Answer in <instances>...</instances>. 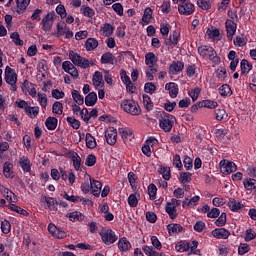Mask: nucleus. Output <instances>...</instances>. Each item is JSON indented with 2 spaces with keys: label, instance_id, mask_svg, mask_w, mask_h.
Returning a JSON list of instances; mask_svg holds the SVG:
<instances>
[{
  "label": "nucleus",
  "instance_id": "nucleus-1",
  "mask_svg": "<svg viewBox=\"0 0 256 256\" xmlns=\"http://www.w3.org/2000/svg\"><path fill=\"white\" fill-rule=\"evenodd\" d=\"M69 59L73 65L80 67L81 69H89V67H93V65H95V60L87 59L73 50L69 51Z\"/></svg>",
  "mask_w": 256,
  "mask_h": 256
},
{
  "label": "nucleus",
  "instance_id": "nucleus-2",
  "mask_svg": "<svg viewBox=\"0 0 256 256\" xmlns=\"http://www.w3.org/2000/svg\"><path fill=\"white\" fill-rule=\"evenodd\" d=\"M198 53L202 57H208V59L215 65H219V63H221V58L217 56V52H215V49L211 46H200L198 48Z\"/></svg>",
  "mask_w": 256,
  "mask_h": 256
},
{
  "label": "nucleus",
  "instance_id": "nucleus-3",
  "mask_svg": "<svg viewBox=\"0 0 256 256\" xmlns=\"http://www.w3.org/2000/svg\"><path fill=\"white\" fill-rule=\"evenodd\" d=\"M120 107L125 113H129L130 115H141V107H139V104L133 100H123Z\"/></svg>",
  "mask_w": 256,
  "mask_h": 256
},
{
  "label": "nucleus",
  "instance_id": "nucleus-4",
  "mask_svg": "<svg viewBox=\"0 0 256 256\" xmlns=\"http://www.w3.org/2000/svg\"><path fill=\"white\" fill-rule=\"evenodd\" d=\"M199 243L197 241L187 242V241H180L176 244L175 250L178 253H195L197 246Z\"/></svg>",
  "mask_w": 256,
  "mask_h": 256
},
{
  "label": "nucleus",
  "instance_id": "nucleus-5",
  "mask_svg": "<svg viewBox=\"0 0 256 256\" xmlns=\"http://www.w3.org/2000/svg\"><path fill=\"white\" fill-rule=\"evenodd\" d=\"M5 81L10 85V91H17V73L9 66L5 69Z\"/></svg>",
  "mask_w": 256,
  "mask_h": 256
},
{
  "label": "nucleus",
  "instance_id": "nucleus-6",
  "mask_svg": "<svg viewBox=\"0 0 256 256\" xmlns=\"http://www.w3.org/2000/svg\"><path fill=\"white\" fill-rule=\"evenodd\" d=\"M181 205V200L172 198L169 202L166 203L165 211L169 215L170 219H177V208Z\"/></svg>",
  "mask_w": 256,
  "mask_h": 256
},
{
  "label": "nucleus",
  "instance_id": "nucleus-7",
  "mask_svg": "<svg viewBox=\"0 0 256 256\" xmlns=\"http://www.w3.org/2000/svg\"><path fill=\"white\" fill-rule=\"evenodd\" d=\"M100 237L105 245H113L117 241V234L111 228H103Z\"/></svg>",
  "mask_w": 256,
  "mask_h": 256
},
{
  "label": "nucleus",
  "instance_id": "nucleus-8",
  "mask_svg": "<svg viewBox=\"0 0 256 256\" xmlns=\"http://www.w3.org/2000/svg\"><path fill=\"white\" fill-rule=\"evenodd\" d=\"M173 123H175V116L171 114L164 115L159 120V125L165 131V133H169L171 129H173Z\"/></svg>",
  "mask_w": 256,
  "mask_h": 256
},
{
  "label": "nucleus",
  "instance_id": "nucleus-9",
  "mask_svg": "<svg viewBox=\"0 0 256 256\" xmlns=\"http://www.w3.org/2000/svg\"><path fill=\"white\" fill-rule=\"evenodd\" d=\"M220 171L223 175H229L234 171H237V165L229 160H221L219 163Z\"/></svg>",
  "mask_w": 256,
  "mask_h": 256
},
{
  "label": "nucleus",
  "instance_id": "nucleus-10",
  "mask_svg": "<svg viewBox=\"0 0 256 256\" xmlns=\"http://www.w3.org/2000/svg\"><path fill=\"white\" fill-rule=\"evenodd\" d=\"M119 135L123 139L124 143L131 145L133 143V139H135V135L133 134V130L131 128H119Z\"/></svg>",
  "mask_w": 256,
  "mask_h": 256
},
{
  "label": "nucleus",
  "instance_id": "nucleus-11",
  "mask_svg": "<svg viewBox=\"0 0 256 256\" xmlns=\"http://www.w3.org/2000/svg\"><path fill=\"white\" fill-rule=\"evenodd\" d=\"M180 15H193L195 13V5L191 2H181L178 6Z\"/></svg>",
  "mask_w": 256,
  "mask_h": 256
},
{
  "label": "nucleus",
  "instance_id": "nucleus-12",
  "mask_svg": "<svg viewBox=\"0 0 256 256\" xmlns=\"http://www.w3.org/2000/svg\"><path fill=\"white\" fill-rule=\"evenodd\" d=\"M21 89L25 95L28 93L30 97H37V88H35V84L30 81L24 80Z\"/></svg>",
  "mask_w": 256,
  "mask_h": 256
},
{
  "label": "nucleus",
  "instance_id": "nucleus-13",
  "mask_svg": "<svg viewBox=\"0 0 256 256\" xmlns=\"http://www.w3.org/2000/svg\"><path fill=\"white\" fill-rule=\"evenodd\" d=\"M48 231L50 235H52V237H54L55 239H65V237H67V233L61 230V228L55 226V224L50 223L48 225Z\"/></svg>",
  "mask_w": 256,
  "mask_h": 256
},
{
  "label": "nucleus",
  "instance_id": "nucleus-14",
  "mask_svg": "<svg viewBox=\"0 0 256 256\" xmlns=\"http://www.w3.org/2000/svg\"><path fill=\"white\" fill-rule=\"evenodd\" d=\"M53 21H55V12H50L42 19L43 31H51Z\"/></svg>",
  "mask_w": 256,
  "mask_h": 256
},
{
  "label": "nucleus",
  "instance_id": "nucleus-15",
  "mask_svg": "<svg viewBox=\"0 0 256 256\" xmlns=\"http://www.w3.org/2000/svg\"><path fill=\"white\" fill-rule=\"evenodd\" d=\"M120 77H121V81H122V83H124L127 91H129V93H135V86H133V82H131V78H129V76H127V72L125 70L120 71Z\"/></svg>",
  "mask_w": 256,
  "mask_h": 256
},
{
  "label": "nucleus",
  "instance_id": "nucleus-16",
  "mask_svg": "<svg viewBox=\"0 0 256 256\" xmlns=\"http://www.w3.org/2000/svg\"><path fill=\"white\" fill-rule=\"evenodd\" d=\"M105 139L108 145H115L117 143V129L109 127L105 131Z\"/></svg>",
  "mask_w": 256,
  "mask_h": 256
},
{
  "label": "nucleus",
  "instance_id": "nucleus-17",
  "mask_svg": "<svg viewBox=\"0 0 256 256\" xmlns=\"http://www.w3.org/2000/svg\"><path fill=\"white\" fill-rule=\"evenodd\" d=\"M117 245L120 253H128L132 248L131 242L125 237L120 238Z\"/></svg>",
  "mask_w": 256,
  "mask_h": 256
},
{
  "label": "nucleus",
  "instance_id": "nucleus-18",
  "mask_svg": "<svg viewBox=\"0 0 256 256\" xmlns=\"http://www.w3.org/2000/svg\"><path fill=\"white\" fill-rule=\"evenodd\" d=\"M0 193L4 195L5 199L10 203H17V196L11 190L0 184Z\"/></svg>",
  "mask_w": 256,
  "mask_h": 256
},
{
  "label": "nucleus",
  "instance_id": "nucleus-19",
  "mask_svg": "<svg viewBox=\"0 0 256 256\" xmlns=\"http://www.w3.org/2000/svg\"><path fill=\"white\" fill-rule=\"evenodd\" d=\"M227 207L230 209V211L239 213V211H241V209H243V207H245V205H243V203H241V201H239V200L230 198L227 203Z\"/></svg>",
  "mask_w": 256,
  "mask_h": 256
},
{
  "label": "nucleus",
  "instance_id": "nucleus-20",
  "mask_svg": "<svg viewBox=\"0 0 256 256\" xmlns=\"http://www.w3.org/2000/svg\"><path fill=\"white\" fill-rule=\"evenodd\" d=\"M226 33L229 39H233V36L237 32V23L233 20H226Z\"/></svg>",
  "mask_w": 256,
  "mask_h": 256
},
{
  "label": "nucleus",
  "instance_id": "nucleus-21",
  "mask_svg": "<svg viewBox=\"0 0 256 256\" xmlns=\"http://www.w3.org/2000/svg\"><path fill=\"white\" fill-rule=\"evenodd\" d=\"M102 187L103 185L101 184V182L90 178V191L94 195V197H99L101 195Z\"/></svg>",
  "mask_w": 256,
  "mask_h": 256
},
{
  "label": "nucleus",
  "instance_id": "nucleus-22",
  "mask_svg": "<svg viewBox=\"0 0 256 256\" xmlns=\"http://www.w3.org/2000/svg\"><path fill=\"white\" fill-rule=\"evenodd\" d=\"M212 236L216 239H229L231 232L225 228H216L212 231Z\"/></svg>",
  "mask_w": 256,
  "mask_h": 256
},
{
  "label": "nucleus",
  "instance_id": "nucleus-23",
  "mask_svg": "<svg viewBox=\"0 0 256 256\" xmlns=\"http://www.w3.org/2000/svg\"><path fill=\"white\" fill-rule=\"evenodd\" d=\"M185 68V64L183 62H172L169 66L168 73L169 75H177V73H181Z\"/></svg>",
  "mask_w": 256,
  "mask_h": 256
},
{
  "label": "nucleus",
  "instance_id": "nucleus-24",
  "mask_svg": "<svg viewBox=\"0 0 256 256\" xmlns=\"http://www.w3.org/2000/svg\"><path fill=\"white\" fill-rule=\"evenodd\" d=\"M206 35L208 39H212V41H221V31L218 28H208L206 31Z\"/></svg>",
  "mask_w": 256,
  "mask_h": 256
},
{
  "label": "nucleus",
  "instance_id": "nucleus-25",
  "mask_svg": "<svg viewBox=\"0 0 256 256\" xmlns=\"http://www.w3.org/2000/svg\"><path fill=\"white\" fill-rule=\"evenodd\" d=\"M92 85L95 89H99V87H103L105 85V81L103 80V73L100 71H96L92 78Z\"/></svg>",
  "mask_w": 256,
  "mask_h": 256
},
{
  "label": "nucleus",
  "instance_id": "nucleus-26",
  "mask_svg": "<svg viewBox=\"0 0 256 256\" xmlns=\"http://www.w3.org/2000/svg\"><path fill=\"white\" fill-rule=\"evenodd\" d=\"M157 61H159V59L155 53L149 52L145 55V63L148 68H157Z\"/></svg>",
  "mask_w": 256,
  "mask_h": 256
},
{
  "label": "nucleus",
  "instance_id": "nucleus-27",
  "mask_svg": "<svg viewBox=\"0 0 256 256\" xmlns=\"http://www.w3.org/2000/svg\"><path fill=\"white\" fill-rule=\"evenodd\" d=\"M165 89H166V91H168V93L172 99H175V97H177V95H179V86L174 82L167 83L165 85Z\"/></svg>",
  "mask_w": 256,
  "mask_h": 256
},
{
  "label": "nucleus",
  "instance_id": "nucleus-28",
  "mask_svg": "<svg viewBox=\"0 0 256 256\" xmlns=\"http://www.w3.org/2000/svg\"><path fill=\"white\" fill-rule=\"evenodd\" d=\"M19 165L23 171L29 173L31 171V161L29 158L22 156L19 158Z\"/></svg>",
  "mask_w": 256,
  "mask_h": 256
},
{
  "label": "nucleus",
  "instance_id": "nucleus-29",
  "mask_svg": "<svg viewBox=\"0 0 256 256\" xmlns=\"http://www.w3.org/2000/svg\"><path fill=\"white\" fill-rule=\"evenodd\" d=\"M113 25L106 23L100 28V35H103V37H111L113 35Z\"/></svg>",
  "mask_w": 256,
  "mask_h": 256
},
{
  "label": "nucleus",
  "instance_id": "nucleus-30",
  "mask_svg": "<svg viewBox=\"0 0 256 256\" xmlns=\"http://www.w3.org/2000/svg\"><path fill=\"white\" fill-rule=\"evenodd\" d=\"M97 103V93L95 92H90L86 97H85V105L87 107H93Z\"/></svg>",
  "mask_w": 256,
  "mask_h": 256
},
{
  "label": "nucleus",
  "instance_id": "nucleus-31",
  "mask_svg": "<svg viewBox=\"0 0 256 256\" xmlns=\"http://www.w3.org/2000/svg\"><path fill=\"white\" fill-rule=\"evenodd\" d=\"M3 175L7 179L13 178V164H11L9 162L4 163V165H3Z\"/></svg>",
  "mask_w": 256,
  "mask_h": 256
},
{
  "label": "nucleus",
  "instance_id": "nucleus-32",
  "mask_svg": "<svg viewBox=\"0 0 256 256\" xmlns=\"http://www.w3.org/2000/svg\"><path fill=\"white\" fill-rule=\"evenodd\" d=\"M66 217H68L73 223L83 221V219H85V216L79 211L68 213Z\"/></svg>",
  "mask_w": 256,
  "mask_h": 256
},
{
  "label": "nucleus",
  "instance_id": "nucleus-33",
  "mask_svg": "<svg viewBox=\"0 0 256 256\" xmlns=\"http://www.w3.org/2000/svg\"><path fill=\"white\" fill-rule=\"evenodd\" d=\"M169 235H178V233H181L183 231V226L181 224H169L167 226Z\"/></svg>",
  "mask_w": 256,
  "mask_h": 256
},
{
  "label": "nucleus",
  "instance_id": "nucleus-34",
  "mask_svg": "<svg viewBox=\"0 0 256 256\" xmlns=\"http://www.w3.org/2000/svg\"><path fill=\"white\" fill-rule=\"evenodd\" d=\"M152 17H153V10H151V8H146L142 16V24L149 25V23H151Z\"/></svg>",
  "mask_w": 256,
  "mask_h": 256
},
{
  "label": "nucleus",
  "instance_id": "nucleus-35",
  "mask_svg": "<svg viewBox=\"0 0 256 256\" xmlns=\"http://www.w3.org/2000/svg\"><path fill=\"white\" fill-rule=\"evenodd\" d=\"M142 251H144L145 255H148V256H167L165 255V253H159L155 251L153 247L147 246V245L142 247Z\"/></svg>",
  "mask_w": 256,
  "mask_h": 256
},
{
  "label": "nucleus",
  "instance_id": "nucleus-36",
  "mask_svg": "<svg viewBox=\"0 0 256 256\" xmlns=\"http://www.w3.org/2000/svg\"><path fill=\"white\" fill-rule=\"evenodd\" d=\"M99 46V42L95 40V38H88L85 43V49L86 51H93L94 49H97Z\"/></svg>",
  "mask_w": 256,
  "mask_h": 256
},
{
  "label": "nucleus",
  "instance_id": "nucleus-37",
  "mask_svg": "<svg viewBox=\"0 0 256 256\" xmlns=\"http://www.w3.org/2000/svg\"><path fill=\"white\" fill-rule=\"evenodd\" d=\"M101 63H103L104 65H113V63H115V56H113V54L107 52L102 55Z\"/></svg>",
  "mask_w": 256,
  "mask_h": 256
},
{
  "label": "nucleus",
  "instance_id": "nucleus-38",
  "mask_svg": "<svg viewBox=\"0 0 256 256\" xmlns=\"http://www.w3.org/2000/svg\"><path fill=\"white\" fill-rule=\"evenodd\" d=\"M26 115L31 119H35L39 115V107L38 106H28L25 110Z\"/></svg>",
  "mask_w": 256,
  "mask_h": 256
},
{
  "label": "nucleus",
  "instance_id": "nucleus-39",
  "mask_svg": "<svg viewBox=\"0 0 256 256\" xmlns=\"http://www.w3.org/2000/svg\"><path fill=\"white\" fill-rule=\"evenodd\" d=\"M71 95H72V99H73L74 103H76L77 105H83V103H85V99L79 93V91L72 90Z\"/></svg>",
  "mask_w": 256,
  "mask_h": 256
},
{
  "label": "nucleus",
  "instance_id": "nucleus-40",
  "mask_svg": "<svg viewBox=\"0 0 256 256\" xmlns=\"http://www.w3.org/2000/svg\"><path fill=\"white\" fill-rule=\"evenodd\" d=\"M197 203H199V196H194L191 199L186 198L183 202H182V207H195L197 205Z\"/></svg>",
  "mask_w": 256,
  "mask_h": 256
},
{
  "label": "nucleus",
  "instance_id": "nucleus-41",
  "mask_svg": "<svg viewBox=\"0 0 256 256\" xmlns=\"http://www.w3.org/2000/svg\"><path fill=\"white\" fill-rule=\"evenodd\" d=\"M41 201L43 203H46V205H47L48 209H50V211H53L55 209V205H57V202H55V199L51 198V197L42 196Z\"/></svg>",
  "mask_w": 256,
  "mask_h": 256
},
{
  "label": "nucleus",
  "instance_id": "nucleus-42",
  "mask_svg": "<svg viewBox=\"0 0 256 256\" xmlns=\"http://www.w3.org/2000/svg\"><path fill=\"white\" fill-rule=\"evenodd\" d=\"M31 3V0H16L17 5V12L23 13L27 7H29V4Z\"/></svg>",
  "mask_w": 256,
  "mask_h": 256
},
{
  "label": "nucleus",
  "instance_id": "nucleus-43",
  "mask_svg": "<svg viewBox=\"0 0 256 256\" xmlns=\"http://www.w3.org/2000/svg\"><path fill=\"white\" fill-rule=\"evenodd\" d=\"M234 45L235 47H245V45H247V37L243 34L236 36Z\"/></svg>",
  "mask_w": 256,
  "mask_h": 256
},
{
  "label": "nucleus",
  "instance_id": "nucleus-44",
  "mask_svg": "<svg viewBox=\"0 0 256 256\" xmlns=\"http://www.w3.org/2000/svg\"><path fill=\"white\" fill-rule=\"evenodd\" d=\"M86 147H88V149H95V147H97V141L90 133L86 134Z\"/></svg>",
  "mask_w": 256,
  "mask_h": 256
},
{
  "label": "nucleus",
  "instance_id": "nucleus-45",
  "mask_svg": "<svg viewBox=\"0 0 256 256\" xmlns=\"http://www.w3.org/2000/svg\"><path fill=\"white\" fill-rule=\"evenodd\" d=\"M80 12L82 13V15H84V17H93L95 15V10L89 6H81L80 8Z\"/></svg>",
  "mask_w": 256,
  "mask_h": 256
},
{
  "label": "nucleus",
  "instance_id": "nucleus-46",
  "mask_svg": "<svg viewBox=\"0 0 256 256\" xmlns=\"http://www.w3.org/2000/svg\"><path fill=\"white\" fill-rule=\"evenodd\" d=\"M45 125L49 131H54V129H57V118L55 117H49L46 119Z\"/></svg>",
  "mask_w": 256,
  "mask_h": 256
},
{
  "label": "nucleus",
  "instance_id": "nucleus-47",
  "mask_svg": "<svg viewBox=\"0 0 256 256\" xmlns=\"http://www.w3.org/2000/svg\"><path fill=\"white\" fill-rule=\"evenodd\" d=\"M216 77L219 81H227V70L223 67H219L216 70Z\"/></svg>",
  "mask_w": 256,
  "mask_h": 256
},
{
  "label": "nucleus",
  "instance_id": "nucleus-48",
  "mask_svg": "<svg viewBox=\"0 0 256 256\" xmlns=\"http://www.w3.org/2000/svg\"><path fill=\"white\" fill-rule=\"evenodd\" d=\"M159 173H160V175H162V177H163V179H165V181H169L171 179V168L160 167Z\"/></svg>",
  "mask_w": 256,
  "mask_h": 256
},
{
  "label": "nucleus",
  "instance_id": "nucleus-49",
  "mask_svg": "<svg viewBox=\"0 0 256 256\" xmlns=\"http://www.w3.org/2000/svg\"><path fill=\"white\" fill-rule=\"evenodd\" d=\"M219 94L221 95V97H229L231 96V87H229L228 84H224L219 88Z\"/></svg>",
  "mask_w": 256,
  "mask_h": 256
},
{
  "label": "nucleus",
  "instance_id": "nucleus-50",
  "mask_svg": "<svg viewBox=\"0 0 256 256\" xmlns=\"http://www.w3.org/2000/svg\"><path fill=\"white\" fill-rule=\"evenodd\" d=\"M244 187L247 189V191H253V189H256V180L252 178H248L244 180Z\"/></svg>",
  "mask_w": 256,
  "mask_h": 256
},
{
  "label": "nucleus",
  "instance_id": "nucleus-51",
  "mask_svg": "<svg viewBox=\"0 0 256 256\" xmlns=\"http://www.w3.org/2000/svg\"><path fill=\"white\" fill-rule=\"evenodd\" d=\"M72 161L74 169H76V171H79V169H81V156L77 153H73Z\"/></svg>",
  "mask_w": 256,
  "mask_h": 256
},
{
  "label": "nucleus",
  "instance_id": "nucleus-52",
  "mask_svg": "<svg viewBox=\"0 0 256 256\" xmlns=\"http://www.w3.org/2000/svg\"><path fill=\"white\" fill-rule=\"evenodd\" d=\"M37 97H38V103H39L40 107H42V109H46L47 108V94L38 93Z\"/></svg>",
  "mask_w": 256,
  "mask_h": 256
},
{
  "label": "nucleus",
  "instance_id": "nucleus-53",
  "mask_svg": "<svg viewBox=\"0 0 256 256\" xmlns=\"http://www.w3.org/2000/svg\"><path fill=\"white\" fill-rule=\"evenodd\" d=\"M240 67H241L242 73H249V71L253 69V66L251 65V63H249V61H247L246 59H243L240 62Z\"/></svg>",
  "mask_w": 256,
  "mask_h": 256
},
{
  "label": "nucleus",
  "instance_id": "nucleus-54",
  "mask_svg": "<svg viewBox=\"0 0 256 256\" xmlns=\"http://www.w3.org/2000/svg\"><path fill=\"white\" fill-rule=\"evenodd\" d=\"M226 223H227V214L223 212L215 221V225L216 227H225Z\"/></svg>",
  "mask_w": 256,
  "mask_h": 256
},
{
  "label": "nucleus",
  "instance_id": "nucleus-55",
  "mask_svg": "<svg viewBox=\"0 0 256 256\" xmlns=\"http://www.w3.org/2000/svg\"><path fill=\"white\" fill-rule=\"evenodd\" d=\"M52 112L55 113V115H63V103L57 101L52 106Z\"/></svg>",
  "mask_w": 256,
  "mask_h": 256
},
{
  "label": "nucleus",
  "instance_id": "nucleus-56",
  "mask_svg": "<svg viewBox=\"0 0 256 256\" xmlns=\"http://www.w3.org/2000/svg\"><path fill=\"white\" fill-rule=\"evenodd\" d=\"M143 105L147 111L153 110V101H151V97H149V95H143Z\"/></svg>",
  "mask_w": 256,
  "mask_h": 256
},
{
  "label": "nucleus",
  "instance_id": "nucleus-57",
  "mask_svg": "<svg viewBox=\"0 0 256 256\" xmlns=\"http://www.w3.org/2000/svg\"><path fill=\"white\" fill-rule=\"evenodd\" d=\"M8 207L10 210L14 211L15 213H19V215H24V216L29 215V213L25 209L15 205V204H9Z\"/></svg>",
  "mask_w": 256,
  "mask_h": 256
},
{
  "label": "nucleus",
  "instance_id": "nucleus-58",
  "mask_svg": "<svg viewBox=\"0 0 256 256\" xmlns=\"http://www.w3.org/2000/svg\"><path fill=\"white\" fill-rule=\"evenodd\" d=\"M202 105L203 107H206V109H217V107H219V103L214 100H204Z\"/></svg>",
  "mask_w": 256,
  "mask_h": 256
},
{
  "label": "nucleus",
  "instance_id": "nucleus-59",
  "mask_svg": "<svg viewBox=\"0 0 256 256\" xmlns=\"http://www.w3.org/2000/svg\"><path fill=\"white\" fill-rule=\"evenodd\" d=\"M138 203H139V195L131 194L128 197V205H130V207H137Z\"/></svg>",
  "mask_w": 256,
  "mask_h": 256
},
{
  "label": "nucleus",
  "instance_id": "nucleus-60",
  "mask_svg": "<svg viewBox=\"0 0 256 256\" xmlns=\"http://www.w3.org/2000/svg\"><path fill=\"white\" fill-rule=\"evenodd\" d=\"M227 117H229V115L227 114V111H225V109H218L216 111V120L217 121H223L224 119H227Z\"/></svg>",
  "mask_w": 256,
  "mask_h": 256
},
{
  "label": "nucleus",
  "instance_id": "nucleus-61",
  "mask_svg": "<svg viewBox=\"0 0 256 256\" xmlns=\"http://www.w3.org/2000/svg\"><path fill=\"white\" fill-rule=\"evenodd\" d=\"M67 24L65 22H58L57 24V35L63 36L65 35V32L68 30Z\"/></svg>",
  "mask_w": 256,
  "mask_h": 256
},
{
  "label": "nucleus",
  "instance_id": "nucleus-62",
  "mask_svg": "<svg viewBox=\"0 0 256 256\" xmlns=\"http://www.w3.org/2000/svg\"><path fill=\"white\" fill-rule=\"evenodd\" d=\"M1 231L5 235H7L8 233H11V223L7 220H3L1 222Z\"/></svg>",
  "mask_w": 256,
  "mask_h": 256
},
{
  "label": "nucleus",
  "instance_id": "nucleus-63",
  "mask_svg": "<svg viewBox=\"0 0 256 256\" xmlns=\"http://www.w3.org/2000/svg\"><path fill=\"white\" fill-rule=\"evenodd\" d=\"M191 177H193V175L191 173L181 172L179 181H180V183H189V181H191Z\"/></svg>",
  "mask_w": 256,
  "mask_h": 256
},
{
  "label": "nucleus",
  "instance_id": "nucleus-64",
  "mask_svg": "<svg viewBox=\"0 0 256 256\" xmlns=\"http://www.w3.org/2000/svg\"><path fill=\"white\" fill-rule=\"evenodd\" d=\"M67 123H69L74 129H79L81 127V122L73 117L66 118Z\"/></svg>",
  "mask_w": 256,
  "mask_h": 256
}]
</instances>
